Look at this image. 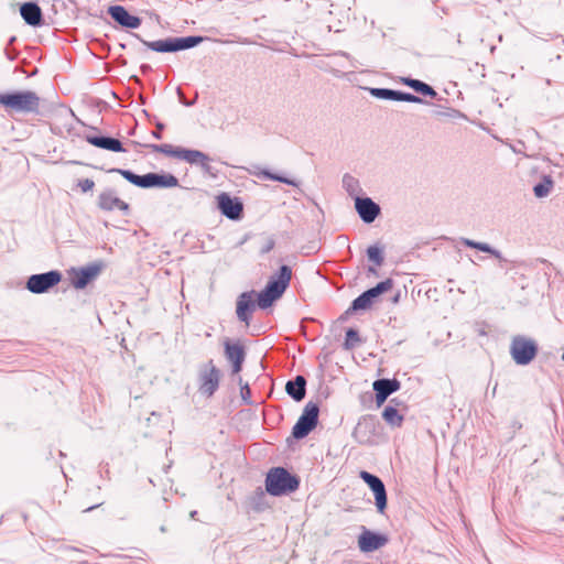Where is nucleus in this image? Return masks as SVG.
<instances>
[{
    "label": "nucleus",
    "instance_id": "1",
    "mask_svg": "<svg viewBox=\"0 0 564 564\" xmlns=\"http://www.w3.org/2000/svg\"><path fill=\"white\" fill-rule=\"evenodd\" d=\"M292 276L291 268L282 265L278 274L270 278L265 288L256 293V291L242 292L237 297L236 315L246 326L250 325L251 315L257 306L262 310L270 307L274 301L280 299L290 284Z\"/></svg>",
    "mask_w": 564,
    "mask_h": 564
},
{
    "label": "nucleus",
    "instance_id": "2",
    "mask_svg": "<svg viewBox=\"0 0 564 564\" xmlns=\"http://www.w3.org/2000/svg\"><path fill=\"white\" fill-rule=\"evenodd\" d=\"M301 478L282 466L268 470L264 479L265 491L272 497L289 496L300 488Z\"/></svg>",
    "mask_w": 564,
    "mask_h": 564
},
{
    "label": "nucleus",
    "instance_id": "3",
    "mask_svg": "<svg viewBox=\"0 0 564 564\" xmlns=\"http://www.w3.org/2000/svg\"><path fill=\"white\" fill-rule=\"evenodd\" d=\"M0 105L9 113H36L40 109V97L32 90L0 93Z\"/></svg>",
    "mask_w": 564,
    "mask_h": 564
},
{
    "label": "nucleus",
    "instance_id": "4",
    "mask_svg": "<svg viewBox=\"0 0 564 564\" xmlns=\"http://www.w3.org/2000/svg\"><path fill=\"white\" fill-rule=\"evenodd\" d=\"M109 172L118 173L131 184L142 188H171L178 185L177 177L171 173H148L144 175H138L130 170L122 169H111Z\"/></svg>",
    "mask_w": 564,
    "mask_h": 564
},
{
    "label": "nucleus",
    "instance_id": "5",
    "mask_svg": "<svg viewBox=\"0 0 564 564\" xmlns=\"http://www.w3.org/2000/svg\"><path fill=\"white\" fill-rule=\"evenodd\" d=\"M319 404L310 401L303 409L302 414L292 427L291 435L286 438V443L291 445L294 441L305 438L318 424Z\"/></svg>",
    "mask_w": 564,
    "mask_h": 564
},
{
    "label": "nucleus",
    "instance_id": "6",
    "mask_svg": "<svg viewBox=\"0 0 564 564\" xmlns=\"http://www.w3.org/2000/svg\"><path fill=\"white\" fill-rule=\"evenodd\" d=\"M134 36L142 42L148 48L158 53H172L183 50H188L200 44L205 37L199 35H191L184 37H166L159 41H145L138 34Z\"/></svg>",
    "mask_w": 564,
    "mask_h": 564
},
{
    "label": "nucleus",
    "instance_id": "7",
    "mask_svg": "<svg viewBox=\"0 0 564 564\" xmlns=\"http://www.w3.org/2000/svg\"><path fill=\"white\" fill-rule=\"evenodd\" d=\"M359 478L369 487L375 497V506L379 514H384L388 508V494L382 479L367 470L359 471Z\"/></svg>",
    "mask_w": 564,
    "mask_h": 564
},
{
    "label": "nucleus",
    "instance_id": "8",
    "mask_svg": "<svg viewBox=\"0 0 564 564\" xmlns=\"http://www.w3.org/2000/svg\"><path fill=\"white\" fill-rule=\"evenodd\" d=\"M62 281V273L52 270L44 273L32 274L28 278L25 288L33 294H42L48 292Z\"/></svg>",
    "mask_w": 564,
    "mask_h": 564
},
{
    "label": "nucleus",
    "instance_id": "9",
    "mask_svg": "<svg viewBox=\"0 0 564 564\" xmlns=\"http://www.w3.org/2000/svg\"><path fill=\"white\" fill-rule=\"evenodd\" d=\"M393 280L392 279H386L384 281L379 282L376 286L368 289L364 293H361L358 297H356L350 307L349 311L356 312V311H362L368 310L371 307L375 299H377L379 295L390 291L393 288Z\"/></svg>",
    "mask_w": 564,
    "mask_h": 564
},
{
    "label": "nucleus",
    "instance_id": "10",
    "mask_svg": "<svg viewBox=\"0 0 564 564\" xmlns=\"http://www.w3.org/2000/svg\"><path fill=\"white\" fill-rule=\"evenodd\" d=\"M538 347L534 340L523 337H513L510 354L518 365H528L536 355Z\"/></svg>",
    "mask_w": 564,
    "mask_h": 564
},
{
    "label": "nucleus",
    "instance_id": "11",
    "mask_svg": "<svg viewBox=\"0 0 564 564\" xmlns=\"http://www.w3.org/2000/svg\"><path fill=\"white\" fill-rule=\"evenodd\" d=\"M389 543V536L386 533L370 530L361 527V532L358 535V549L362 553H372Z\"/></svg>",
    "mask_w": 564,
    "mask_h": 564
},
{
    "label": "nucleus",
    "instance_id": "12",
    "mask_svg": "<svg viewBox=\"0 0 564 564\" xmlns=\"http://www.w3.org/2000/svg\"><path fill=\"white\" fill-rule=\"evenodd\" d=\"M102 263L94 262L86 267L73 268L69 271L70 283L77 290L85 289L101 272Z\"/></svg>",
    "mask_w": 564,
    "mask_h": 564
},
{
    "label": "nucleus",
    "instance_id": "13",
    "mask_svg": "<svg viewBox=\"0 0 564 564\" xmlns=\"http://www.w3.org/2000/svg\"><path fill=\"white\" fill-rule=\"evenodd\" d=\"M379 422L375 415H362L352 431L354 438L359 444H368L378 435Z\"/></svg>",
    "mask_w": 564,
    "mask_h": 564
},
{
    "label": "nucleus",
    "instance_id": "14",
    "mask_svg": "<svg viewBox=\"0 0 564 564\" xmlns=\"http://www.w3.org/2000/svg\"><path fill=\"white\" fill-rule=\"evenodd\" d=\"M369 93L371 96L384 100L406 101L413 104L423 102V99L421 97H417L413 94L393 90L389 88H369Z\"/></svg>",
    "mask_w": 564,
    "mask_h": 564
},
{
    "label": "nucleus",
    "instance_id": "15",
    "mask_svg": "<svg viewBox=\"0 0 564 564\" xmlns=\"http://www.w3.org/2000/svg\"><path fill=\"white\" fill-rule=\"evenodd\" d=\"M224 346L225 357L231 366L232 373H239L241 371L242 364L246 358V351L243 346L239 343H231L230 340H226Z\"/></svg>",
    "mask_w": 564,
    "mask_h": 564
},
{
    "label": "nucleus",
    "instance_id": "16",
    "mask_svg": "<svg viewBox=\"0 0 564 564\" xmlns=\"http://www.w3.org/2000/svg\"><path fill=\"white\" fill-rule=\"evenodd\" d=\"M97 205L100 209L106 212L120 210L128 214L129 205L121 200L113 189H105L98 196Z\"/></svg>",
    "mask_w": 564,
    "mask_h": 564
},
{
    "label": "nucleus",
    "instance_id": "17",
    "mask_svg": "<svg viewBox=\"0 0 564 564\" xmlns=\"http://www.w3.org/2000/svg\"><path fill=\"white\" fill-rule=\"evenodd\" d=\"M218 208L221 214L231 220H237L241 217L243 206L238 198H231L227 193H221L217 197Z\"/></svg>",
    "mask_w": 564,
    "mask_h": 564
},
{
    "label": "nucleus",
    "instance_id": "18",
    "mask_svg": "<svg viewBox=\"0 0 564 564\" xmlns=\"http://www.w3.org/2000/svg\"><path fill=\"white\" fill-rule=\"evenodd\" d=\"M355 208L366 224H371L380 215V206L369 197H356Z\"/></svg>",
    "mask_w": 564,
    "mask_h": 564
},
{
    "label": "nucleus",
    "instance_id": "19",
    "mask_svg": "<svg viewBox=\"0 0 564 564\" xmlns=\"http://www.w3.org/2000/svg\"><path fill=\"white\" fill-rule=\"evenodd\" d=\"M109 15L121 26L127 29H137L141 25V19L132 15L122 6H111L108 9Z\"/></svg>",
    "mask_w": 564,
    "mask_h": 564
},
{
    "label": "nucleus",
    "instance_id": "20",
    "mask_svg": "<svg viewBox=\"0 0 564 564\" xmlns=\"http://www.w3.org/2000/svg\"><path fill=\"white\" fill-rule=\"evenodd\" d=\"M180 153V160H183L192 165H197L204 172L210 171V158L206 153L199 150H191L185 148H182Z\"/></svg>",
    "mask_w": 564,
    "mask_h": 564
},
{
    "label": "nucleus",
    "instance_id": "21",
    "mask_svg": "<svg viewBox=\"0 0 564 564\" xmlns=\"http://www.w3.org/2000/svg\"><path fill=\"white\" fill-rule=\"evenodd\" d=\"M20 14L24 22L31 26H40L43 23V13L35 2H25L20 7Z\"/></svg>",
    "mask_w": 564,
    "mask_h": 564
},
{
    "label": "nucleus",
    "instance_id": "22",
    "mask_svg": "<svg viewBox=\"0 0 564 564\" xmlns=\"http://www.w3.org/2000/svg\"><path fill=\"white\" fill-rule=\"evenodd\" d=\"M86 141L97 148L111 152H126L120 140L106 135H86Z\"/></svg>",
    "mask_w": 564,
    "mask_h": 564
},
{
    "label": "nucleus",
    "instance_id": "23",
    "mask_svg": "<svg viewBox=\"0 0 564 564\" xmlns=\"http://www.w3.org/2000/svg\"><path fill=\"white\" fill-rule=\"evenodd\" d=\"M219 370L214 366L213 361L209 360L199 371V378L202 381V388H217L219 384Z\"/></svg>",
    "mask_w": 564,
    "mask_h": 564
},
{
    "label": "nucleus",
    "instance_id": "24",
    "mask_svg": "<svg viewBox=\"0 0 564 564\" xmlns=\"http://www.w3.org/2000/svg\"><path fill=\"white\" fill-rule=\"evenodd\" d=\"M268 492L262 487H257L256 490L249 496L248 502L250 508L256 512H262L270 507L267 495Z\"/></svg>",
    "mask_w": 564,
    "mask_h": 564
},
{
    "label": "nucleus",
    "instance_id": "25",
    "mask_svg": "<svg viewBox=\"0 0 564 564\" xmlns=\"http://www.w3.org/2000/svg\"><path fill=\"white\" fill-rule=\"evenodd\" d=\"M381 416L391 427H401L404 422V416L392 404L384 406Z\"/></svg>",
    "mask_w": 564,
    "mask_h": 564
},
{
    "label": "nucleus",
    "instance_id": "26",
    "mask_svg": "<svg viewBox=\"0 0 564 564\" xmlns=\"http://www.w3.org/2000/svg\"><path fill=\"white\" fill-rule=\"evenodd\" d=\"M462 243L468 248L477 249L479 251L490 253L495 258L499 259L500 261H505L501 252L495 248H492L489 243L486 242H478L468 238H462Z\"/></svg>",
    "mask_w": 564,
    "mask_h": 564
},
{
    "label": "nucleus",
    "instance_id": "27",
    "mask_svg": "<svg viewBox=\"0 0 564 564\" xmlns=\"http://www.w3.org/2000/svg\"><path fill=\"white\" fill-rule=\"evenodd\" d=\"M343 187L348 193V195L355 199L356 197H360L359 195L362 192L359 181L350 174H345L343 176Z\"/></svg>",
    "mask_w": 564,
    "mask_h": 564
},
{
    "label": "nucleus",
    "instance_id": "28",
    "mask_svg": "<svg viewBox=\"0 0 564 564\" xmlns=\"http://www.w3.org/2000/svg\"><path fill=\"white\" fill-rule=\"evenodd\" d=\"M554 186V181L550 175H544L540 183L533 186V193L538 198L546 197Z\"/></svg>",
    "mask_w": 564,
    "mask_h": 564
},
{
    "label": "nucleus",
    "instance_id": "29",
    "mask_svg": "<svg viewBox=\"0 0 564 564\" xmlns=\"http://www.w3.org/2000/svg\"><path fill=\"white\" fill-rule=\"evenodd\" d=\"M403 83L405 85H408L409 87L413 88L415 91H417L424 96H431V97L436 96V91L430 85H427L419 79L404 78Z\"/></svg>",
    "mask_w": 564,
    "mask_h": 564
},
{
    "label": "nucleus",
    "instance_id": "30",
    "mask_svg": "<svg viewBox=\"0 0 564 564\" xmlns=\"http://www.w3.org/2000/svg\"><path fill=\"white\" fill-rule=\"evenodd\" d=\"M153 152L163 153L167 156L180 159L182 148L169 143L149 145Z\"/></svg>",
    "mask_w": 564,
    "mask_h": 564
},
{
    "label": "nucleus",
    "instance_id": "31",
    "mask_svg": "<svg viewBox=\"0 0 564 564\" xmlns=\"http://www.w3.org/2000/svg\"><path fill=\"white\" fill-rule=\"evenodd\" d=\"M361 339L358 334V332L354 328H349L346 330V338H345V348L346 349H354L358 345H360Z\"/></svg>",
    "mask_w": 564,
    "mask_h": 564
},
{
    "label": "nucleus",
    "instance_id": "32",
    "mask_svg": "<svg viewBox=\"0 0 564 564\" xmlns=\"http://www.w3.org/2000/svg\"><path fill=\"white\" fill-rule=\"evenodd\" d=\"M261 175L267 178V180H270V181H276V182H281V183H285V184H289V185H292V186H299V182L294 181V180H291V178H288V177H284V176H281L279 174H275V173H272L270 171H262Z\"/></svg>",
    "mask_w": 564,
    "mask_h": 564
},
{
    "label": "nucleus",
    "instance_id": "33",
    "mask_svg": "<svg viewBox=\"0 0 564 564\" xmlns=\"http://www.w3.org/2000/svg\"><path fill=\"white\" fill-rule=\"evenodd\" d=\"M367 256L376 265L383 263L382 250L376 246H371L367 249Z\"/></svg>",
    "mask_w": 564,
    "mask_h": 564
},
{
    "label": "nucleus",
    "instance_id": "34",
    "mask_svg": "<svg viewBox=\"0 0 564 564\" xmlns=\"http://www.w3.org/2000/svg\"><path fill=\"white\" fill-rule=\"evenodd\" d=\"M395 391L397 390H375V392H376V395H375L376 406L380 408L381 405H383L384 402L387 401V399L392 393H394Z\"/></svg>",
    "mask_w": 564,
    "mask_h": 564
},
{
    "label": "nucleus",
    "instance_id": "35",
    "mask_svg": "<svg viewBox=\"0 0 564 564\" xmlns=\"http://www.w3.org/2000/svg\"><path fill=\"white\" fill-rule=\"evenodd\" d=\"M372 388H400V382L395 379H379L372 383Z\"/></svg>",
    "mask_w": 564,
    "mask_h": 564
},
{
    "label": "nucleus",
    "instance_id": "36",
    "mask_svg": "<svg viewBox=\"0 0 564 564\" xmlns=\"http://www.w3.org/2000/svg\"><path fill=\"white\" fill-rule=\"evenodd\" d=\"M285 392L296 402L305 399L306 390H285Z\"/></svg>",
    "mask_w": 564,
    "mask_h": 564
},
{
    "label": "nucleus",
    "instance_id": "37",
    "mask_svg": "<svg viewBox=\"0 0 564 564\" xmlns=\"http://www.w3.org/2000/svg\"><path fill=\"white\" fill-rule=\"evenodd\" d=\"M78 186L84 193H86L94 188L95 182L90 178H84L78 182Z\"/></svg>",
    "mask_w": 564,
    "mask_h": 564
},
{
    "label": "nucleus",
    "instance_id": "38",
    "mask_svg": "<svg viewBox=\"0 0 564 564\" xmlns=\"http://www.w3.org/2000/svg\"><path fill=\"white\" fill-rule=\"evenodd\" d=\"M240 391V395H241V399L243 401L245 404H252L253 401H252V390H239Z\"/></svg>",
    "mask_w": 564,
    "mask_h": 564
},
{
    "label": "nucleus",
    "instance_id": "39",
    "mask_svg": "<svg viewBox=\"0 0 564 564\" xmlns=\"http://www.w3.org/2000/svg\"><path fill=\"white\" fill-rule=\"evenodd\" d=\"M359 399L364 405L369 406L372 403L373 397L369 391H366L359 395Z\"/></svg>",
    "mask_w": 564,
    "mask_h": 564
},
{
    "label": "nucleus",
    "instance_id": "40",
    "mask_svg": "<svg viewBox=\"0 0 564 564\" xmlns=\"http://www.w3.org/2000/svg\"><path fill=\"white\" fill-rule=\"evenodd\" d=\"M293 383L295 388H305L306 379L303 376H296Z\"/></svg>",
    "mask_w": 564,
    "mask_h": 564
},
{
    "label": "nucleus",
    "instance_id": "41",
    "mask_svg": "<svg viewBox=\"0 0 564 564\" xmlns=\"http://www.w3.org/2000/svg\"><path fill=\"white\" fill-rule=\"evenodd\" d=\"M164 129V124L161 122L156 123V130L152 131V137L160 140L162 138L161 131Z\"/></svg>",
    "mask_w": 564,
    "mask_h": 564
},
{
    "label": "nucleus",
    "instance_id": "42",
    "mask_svg": "<svg viewBox=\"0 0 564 564\" xmlns=\"http://www.w3.org/2000/svg\"><path fill=\"white\" fill-rule=\"evenodd\" d=\"M261 386H267L269 382L271 383V388H274V381H272L268 376H262L260 379Z\"/></svg>",
    "mask_w": 564,
    "mask_h": 564
},
{
    "label": "nucleus",
    "instance_id": "43",
    "mask_svg": "<svg viewBox=\"0 0 564 564\" xmlns=\"http://www.w3.org/2000/svg\"><path fill=\"white\" fill-rule=\"evenodd\" d=\"M177 95H178V97H180L181 101H182L185 106H191V105H192V102H188V101H186V100L184 99L183 93H182V90H181L180 88H177Z\"/></svg>",
    "mask_w": 564,
    "mask_h": 564
},
{
    "label": "nucleus",
    "instance_id": "44",
    "mask_svg": "<svg viewBox=\"0 0 564 564\" xmlns=\"http://www.w3.org/2000/svg\"><path fill=\"white\" fill-rule=\"evenodd\" d=\"M101 505H102V502H99V503H97V505L90 506V507H88L85 511H86V512H89V511H91V510H94V509H96V508L100 507Z\"/></svg>",
    "mask_w": 564,
    "mask_h": 564
},
{
    "label": "nucleus",
    "instance_id": "45",
    "mask_svg": "<svg viewBox=\"0 0 564 564\" xmlns=\"http://www.w3.org/2000/svg\"><path fill=\"white\" fill-rule=\"evenodd\" d=\"M206 393L207 398H212L216 390H203Z\"/></svg>",
    "mask_w": 564,
    "mask_h": 564
},
{
    "label": "nucleus",
    "instance_id": "46",
    "mask_svg": "<svg viewBox=\"0 0 564 564\" xmlns=\"http://www.w3.org/2000/svg\"><path fill=\"white\" fill-rule=\"evenodd\" d=\"M284 388H295L294 383H293V380L286 381L285 384H284Z\"/></svg>",
    "mask_w": 564,
    "mask_h": 564
},
{
    "label": "nucleus",
    "instance_id": "47",
    "mask_svg": "<svg viewBox=\"0 0 564 564\" xmlns=\"http://www.w3.org/2000/svg\"><path fill=\"white\" fill-rule=\"evenodd\" d=\"M389 404H392L397 408L400 404V402H398V400L395 398H393L390 400Z\"/></svg>",
    "mask_w": 564,
    "mask_h": 564
},
{
    "label": "nucleus",
    "instance_id": "48",
    "mask_svg": "<svg viewBox=\"0 0 564 564\" xmlns=\"http://www.w3.org/2000/svg\"><path fill=\"white\" fill-rule=\"evenodd\" d=\"M7 53V56L10 61H13L15 58V55L12 54V53H9V52H6Z\"/></svg>",
    "mask_w": 564,
    "mask_h": 564
},
{
    "label": "nucleus",
    "instance_id": "49",
    "mask_svg": "<svg viewBox=\"0 0 564 564\" xmlns=\"http://www.w3.org/2000/svg\"><path fill=\"white\" fill-rule=\"evenodd\" d=\"M399 299H400V294H395L394 297H393V303H398L399 302Z\"/></svg>",
    "mask_w": 564,
    "mask_h": 564
},
{
    "label": "nucleus",
    "instance_id": "50",
    "mask_svg": "<svg viewBox=\"0 0 564 564\" xmlns=\"http://www.w3.org/2000/svg\"><path fill=\"white\" fill-rule=\"evenodd\" d=\"M323 397L326 399L329 397V390H324Z\"/></svg>",
    "mask_w": 564,
    "mask_h": 564
},
{
    "label": "nucleus",
    "instance_id": "51",
    "mask_svg": "<svg viewBox=\"0 0 564 564\" xmlns=\"http://www.w3.org/2000/svg\"><path fill=\"white\" fill-rule=\"evenodd\" d=\"M160 531H161L162 533L166 532V528H165V525H161V527H160Z\"/></svg>",
    "mask_w": 564,
    "mask_h": 564
},
{
    "label": "nucleus",
    "instance_id": "52",
    "mask_svg": "<svg viewBox=\"0 0 564 564\" xmlns=\"http://www.w3.org/2000/svg\"><path fill=\"white\" fill-rule=\"evenodd\" d=\"M240 388H245V389H248L249 388V383L246 382L245 384H241Z\"/></svg>",
    "mask_w": 564,
    "mask_h": 564
},
{
    "label": "nucleus",
    "instance_id": "53",
    "mask_svg": "<svg viewBox=\"0 0 564 564\" xmlns=\"http://www.w3.org/2000/svg\"><path fill=\"white\" fill-rule=\"evenodd\" d=\"M196 514H197V511H192L191 512V518H194Z\"/></svg>",
    "mask_w": 564,
    "mask_h": 564
},
{
    "label": "nucleus",
    "instance_id": "54",
    "mask_svg": "<svg viewBox=\"0 0 564 564\" xmlns=\"http://www.w3.org/2000/svg\"><path fill=\"white\" fill-rule=\"evenodd\" d=\"M369 272L376 273V269L369 268Z\"/></svg>",
    "mask_w": 564,
    "mask_h": 564
},
{
    "label": "nucleus",
    "instance_id": "55",
    "mask_svg": "<svg viewBox=\"0 0 564 564\" xmlns=\"http://www.w3.org/2000/svg\"><path fill=\"white\" fill-rule=\"evenodd\" d=\"M58 455H59L61 457H64V456H65V454H64L62 451H59Z\"/></svg>",
    "mask_w": 564,
    "mask_h": 564
}]
</instances>
